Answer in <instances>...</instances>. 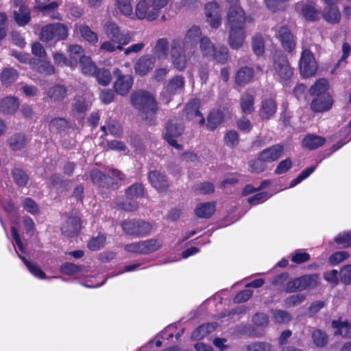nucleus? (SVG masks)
<instances>
[{
    "label": "nucleus",
    "mask_w": 351,
    "mask_h": 351,
    "mask_svg": "<svg viewBox=\"0 0 351 351\" xmlns=\"http://www.w3.org/2000/svg\"><path fill=\"white\" fill-rule=\"evenodd\" d=\"M68 36L67 27L60 23H49L42 27L39 38L43 42L64 40Z\"/></svg>",
    "instance_id": "nucleus-6"
},
{
    "label": "nucleus",
    "mask_w": 351,
    "mask_h": 351,
    "mask_svg": "<svg viewBox=\"0 0 351 351\" xmlns=\"http://www.w3.org/2000/svg\"><path fill=\"white\" fill-rule=\"evenodd\" d=\"M224 120L223 113L218 109H212L207 116V128L214 131Z\"/></svg>",
    "instance_id": "nucleus-33"
},
{
    "label": "nucleus",
    "mask_w": 351,
    "mask_h": 351,
    "mask_svg": "<svg viewBox=\"0 0 351 351\" xmlns=\"http://www.w3.org/2000/svg\"><path fill=\"white\" fill-rule=\"evenodd\" d=\"M325 143V137L314 134H306L302 141V146L309 150L316 149L324 145Z\"/></svg>",
    "instance_id": "nucleus-28"
},
{
    "label": "nucleus",
    "mask_w": 351,
    "mask_h": 351,
    "mask_svg": "<svg viewBox=\"0 0 351 351\" xmlns=\"http://www.w3.org/2000/svg\"><path fill=\"white\" fill-rule=\"evenodd\" d=\"M132 106L138 110L142 118L150 125L154 121V117L158 111V104L154 96L145 90L134 91L130 96Z\"/></svg>",
    "instance_id": "nucleus-4"
},
{
    "label": "nucleus",
    "mask_w": 351,
    "mask_h": 351,
    "mask_svg": "<svg viewBox=\"0 0 351 351\" xmlns=\"http://www.w3.org/2000/svg\"><path fill=\"white\" fill-rule=\"evenodd\" d=\"M59 4L56 1H51L45 4L36 5L35 9L43 14L47 15L52 19L61 20V14L57 11Z\"/></svg>",
    "instance_id": "nucleus-30"
},
{
    "label": "nucleus",
    "mask_w": 351,
    "mask_h": 351,
    "mask_svg": "<svg viewBox=\"0 0 351 351\" xmlns=\"http://www.w3.org/2000/svg\"><path fill=\"white\" fill-rule=\"evenodd\" d=\"M149 0H141L136 5L135 13L138 19H147L149 21L155 20L158 17V12L152 10L148 12V9L151 7Z\"/></svg>",
    "instance_id": "nucleus-20"
},
{
    "label": "nucleus",
    "mask_w": 351,
    "mask_h": 351,
    "mask_svg": "<svg viewBox=\"0 0 351 351\" xmlns=\"http://www.w3.org/2000/svg\"><path fill=\"white\" fill-rule=\"evenodd\" d=\"M216 210V204L214 202L199 204L194 210L195 215L199 218L208 219Z\"/></svg>",
    "instance_id": "nucleus-35"
},
{
    "label": "nucleus",
    "mask_w": 351,
    "mask_h": 351,
    "mask_svg": "<svg viewBox=\"0 0 351 351\" xmlns=\"http://www.w3.org/2000/svg\"><path fill=\"white\" fill-rule=\"evenodd\" d=\"M108 129L111 135L115 137H119L122 133V127L116 120L109 119L106 121Z\"/></svg>",
    "instance_id": "nucleus-61"
},
{
    "label": "nucleus",
    "mask_w": 351,
    "mask_h": 351,
    "mask_svg": "<svg viewBox=\"0 0 351 351\" xmlns=\"http://www.w3.org/2000/svg\"><path fill=\"white\" fill-rule=\"evenodd\" d=\"M18 10L14 12L16 22L20 26H25L31 20L30 10L25 4L19 5Z\"/></svg>",
    "instance_id": "nucleus-38"
},
{
    "label": "nucleus",
    "mask_w": 351,
    "mask_h": 351,
    "mask_svg": "<svg viewBox=\"0 0 351 351\" xmlns=\"http://www.w3.org/2000/svg\"><path fill=\"white\" fill-rule=\"evenodd\" d=\"M322 14L326 21L332 24L339 23L341 21V12L337 5H325Z\"/></svg>",
    "instance_id": "nucleus-32"
},
{
    "label": "nucleus",
    "mask_w": 351,
    "mask_h": 351,
    "mask_svg": "<svg viewBox=\"0 0 351 351\" xmlns=\"http://www.w3.org/2000/svg\"><path fill=\"white\" fill-rule=\"evenodd\" d=\"M277 103L273 98H265L262 99L258 110V117L262 121L271 119L276 113Z\"/></svg>",
    "instance_id": "nucleus-18"
},
{
    "label": "nucleus",
    "mask_w": 351,
    "mask_h": 351,
    "mask_svg": "<svg viewBox=\"0 0 351 351\" xmlns=\"http://www.w3.org/2000/svg\"><path fill=\"white\" fill-rule=\"evenodd\" d=\"M45 100L52 104H60L68 96V90L63 84H55L49 87L46 91Z\"/></svg>",
    "instance_id": "nucleus-16"
},
{
    "label": "nucleus",
    "mask_w": 351,
    "mask_h": 351,
    "mask_svg": "<svg viewBox=\"0 0 351 351\" xmlns=\"http://www.w3.org/2000/svg\"><path fill=\"white\" fill-rule=\"evenodd\" d=\"M79 63L82 73L90 76H93L97 68L91 58L84 55L80 58Z\"/></svg>",
    "instance_id": "nucleus-43"
},
{
    "label": "nucleus",
    "mask_w": 351,
    "mask_h": 351,
    "mask_svg": "<svg viewBox=\"0 0 351 351\" xmlns=\"http://www.w3.org/2000/svg\"><path fill=\"white\" fill-rule=\"evenodd\" d=\"M319 276L317 274H304L300 276L301 291L313 289L318 286Z\"/></svg>",
    "instance_id": "nucleus-37"
},
{
    "label": "nucleus",
    "mask_w": 351,
    "mask_h": 351,
    "mask_svg": "<svg viewBox=\"0 0 351 351\" xmlns=\"http://www.w3.org/2000/svg\"><path fill=\"white\" fill-rule=\"evenodd\" d=\"M184 124L181 121L176 119H169L166 123L163 138L171 147L182 150L183 149V145L178 143L176 138L184 133Z\"/></svg>",
    "instance_id": "nucleus-7"
},
{
    "label": "nucleus",
    "mask_w": 351,
    "mask_h": 351,
    "mask_svg": "<svg viewBox=\"0 0 351 351\" xmlns=\"http://www.w3.org/2000/svg\"><path fill=\"white\" fill-rule=\"evenodd\" d=\"M169 42L166 38H162L157 40L153 49L154 56L158 60L166 59L169 53Z\"/></svg>",
    "instance_id": "nucleus-41"
},
{
    "label": "nucleus",
    "mask_w": 351,
    "mask_h": 351,
    "mask_svg": "<svg viewBox=\"0 0 351 351\" xmlns=\"http://www.w3.org/2000/svg\"><path fill=\"white\" fill-rule=\"evenodd\" d=\"M200 107L201 102L199 99H190L186 103L184 109L186 119L191 121L197 116H202V112L199 110Z\"/></svg>",
    "instance_id": "nucleus-31"
},
{
    "label": "nucleus",
    "mask_w": 351,
    "mask_h": 351,
    "mask_svg": "<svg viewBox=\"0 0 351 351\" xmlns=\"http://www.w3.org/2000/svg\"><path fill=\"white\" fill-rule=\"evenodd\" d=\"M211 59L219 64H226L229 59V49L228 47L223 45L216 46L209 60Z\"/></svg>",
    "instance_id": "nucleus-39"
},
{
    "label": "nucleus",
    "mask_w": 351,
    "mask_h": 351,
    "mask_svg": "<svg viewBox=\"0 0 351 351\" xmlns=\"http://www.w3.org/2000/svg\"><path fill=\"white\" fill-rule=\"evenodd\" d=\"M82 265H75L70 262L64 263L60 267V271L61 274L67 276L74 275L82 271Z\"/></svg>",
    "instance_id": "nucleus-52"
},
{
    "label": "nucleus",
    "mask_w": 351,
    "mask_h": 351,
    "mask_svg": "<svg viewBox=\"0 0 351 351\" xmlns=\"http://www.w3.org/2000/svg\"><path fill=\"white\" fill-rule=\"evenodd\" d=\"M215 47L208 37L202 36L199 38V49L203 57L210 59Z\"/></svg>",
    "instance_id": "nucleus-46"
},
{
    "label": "nucleus",
    "mask_w": 351,
    "mask_h": 351,
    "mask_svg": "<svg viewBox=\"0 0 351 351\" xmlns=\"http://www.w3.org/2000/svg\"><path fill=\"white\" fill-rule=\"evenodd\" d=\"M267 168V162L263 157L259 156V153L256 158L252 159L248 162L249 171L252 173H261L265 171Z\"/></svg>",
    "instance_id": "nucleus-44"
},
{
    "label": "nucleus",
    "mask_w": 351,
    "mask_h": 351,
    "mask_svg": "<svg viewBox=\"0 0 351 351\" xmlns=\"http://www.w3.org/2000/svg\"><path fill=\"white\" fill-rule=\"evenodd\" d=\"M115 97V91L110 88H104L99 94V99L106 105L112 103Z\"/></svg>",
    "instance_id": "nucleus-62"
},
{
    "label": "nucleus",
    "mask_w": 351,
    "mask_h": 351,
    "mask_svg": "<svg viewBox=\"0 0 351 351\" xmlns=\"http://www.w3.org/2000/svg\"><path fill=\"white\" fill-rule=\"evenodd\" d=\"M12 178L19 186H25L29 180L28 175L20 168H14L12 170Z\"/></svg>",
    "instance_id": "nucleus-50"
},
{
    "label": "nucleus",
    "mask_w": 351,
    "mask_h": 351,
    "mask_svg": "<svg viewBox=\"0 0 351 351\" xmlns=\"http://www.w3.org/2000/svg\"><path fill=\"white\" fill-rule=\"evenodd\" d=\"M332 327L335 329V335H339L347 339H351V322L343 321L341 317L332 320Z\"/></svg>",
    "instance_id": "nucleus-25"
},
{
    "label": "nucleus",
    "mask_w": 351,
    "mask_h": 351,
    "mask_svg": "<svg viewBox=\"0 0 351 351\" xmlns=\"http://www.w3.org/2000/svg\"><path fill=\"white\" fill-rule=\"evenodd\" d=\"M315 169V166H311L302 171L295 178L291 181L289 186L291 188L295 186L302 181L307 178L312 173H313Z\"/></svg>",
    "instance_id": "nucleus-58"
},
{
    "label": "nucleus",
    "mask_w": 351,
    "mask_h": 351,
    "mask_svg": "<svg viewBox=\"0 0 351 351\" xmlns=\"http://www.w3.org/2000/svg\"><path fill=\"white\" fill-rule=\"evenodd\" d=\"M312 339L317 347H324L328 343V336L320 329L315 330L312 333Z\"/></svg>",
    "instance_id": "nucleus-57"
},
{
    "label": "nucleus",
    "mask_w": 351,
    "mask_h": 351,
    "mask_svg": "<svg viewBox=\"0 0 351 351\" xmlns=\"http://www.w3.org/2000/svg\"><path fill=\"white\" fill-rule=\"evenodd\" d=\"M171 58L173 66L178 71H183L186 64V56L182 50V41L175 39L171 43Z\"/></svg>",
    "instance_id": "nucleus-14"
},
{
    "label": "nucleus",
    "mask_w": 351,
    "mask_h": 351,
    "mask_svg": "<svg viewBox=\"0 0 351 351\" xmlns=\"http://www.w3.org/2000/svg\"><path fill=\"white\" fill-rule=\"evenodd\" d=\"M29 64L32 69L40 74L51 75L56 72V69L53 64L47 60L39 58H32L29 60Z\"/></svg>",
    "instance_id": "nucleus-22"
},
{
    "label": "nucleus",
    "mask_w": 351,
    "mask_h": 351,
    "mask_svg": "<svg viewBox=\"0 0 351 351\" xmlns=\"http://www.w3.org/2000/svg\"><path fill=\"white\" fill-rule=\"evenodd\" d=\"M228 23L230 27L228 44L232 49H238L245 38V15L240 5L234 4L230 7Z\"/></svg>",
    "instance_id": "nucleus-1"
},
{
    "label": "nucleus",
    "mask_w": 351,
    "mask_h": 351,
    "mask_svg": "<svg viewBox=\"0 0 351 351\" xmlns=\"http://www.w3.org/2000/svg\"><path fill=\"white\" fill-rule=\"evenodd\" d=\"M253 322L256 327H253L251 331L252 336L254 337H262L264 335L265 332L263 328H258V327H265L268 325L269 317L267 315L263 313H256L252 318Z\"/></svg>",
    "instance_id": "nucleus-26"
},
{
    "label": "nucleus",
    "mask_w": 351,
    "mask_h": 351,
    "mask_svg": "<svg viewBox=\"0 0 351 351\" xmlns=\"http://www.w3.org/2000/svg\"><path fill=\"white\" fill-rule=\"evenodd\" d=\"M90 178L93 184H97L101 192L103 198H108L110 197V191L105 192L104 189L116 190L119 188L118 182L110 176L104 173L99 169H93L90 172Z\"/></svg>",
    "instance_id": "nucleus-9"
},
{
    "label": "nucleus",
    "mask_w": 351,
    "mask_h": 351,
    "mask_svg": "<svg viewBox=\"0 0 351 351\" xmlns=\"http://www.w3.org/2000/svg\"><path fill=\"white\" fill-rule=\"evenodd\" d=\"M252 47L254 53L258 56H262L265 52V41L261 34H256L252 38Z\"/></svg>",
    "instance_id": "nucleus-53"
},
{
    "label": "nucleus",
    "mask_w": 351,
    "mask_h": 351,
    "mask_svg": "<svg viewBox=\"0 0 351 351\" xmlns=\"http://www.w3.org/2000/svg\"><path fill=\"white\" fill-rule=\"evenodd\" d=\"M67 125V121L64 118L55 117L49 123V130L53 132L64 131Z\"/></svg>",
    "instance_id": "nucleus-54"
},
{
    "label": "nucleus",
    "mask_w": 351,
    "mask_h": 351,
    "mask_svg": "<svg viewBox=\"0 0 351 351\" xmlns=\"http://www.w3.org/2000/svg\"><path fill=\"white\" fill-rule=\"evenodd\" d=\"M254 75L253 68L241 66L236 73L235 83L239 86H244L252 81Z\"/></svg>",
    "instance_id": "nucleus-24"
},
{
    "label": "nucleus",
    "mask_w": 351,
    "mask_h": 351,
    "mask_svg": "<svg viewBox=\"0 0 351 351\" xmlns=\"http://www.w3.org/2000/svg\"><path fill=\"white\" fill-rule=\"evenodd\" d=\"M121 226L123 232L127 235L138 238L146 237L153 228L149 222L141 219L123 220L121 223Z\"/></svg>",
    "instance_id": "nucleus-5"
},
{
    "label": "nucleus",
    "mask_w": 351,
    "mask_h": 351,
    "mask_svg": "<svg viewBox=\"0 0 351 351\" xmlns=\"http://www.w3.org/2000/svg\"><path fill=\"white\" fill-rule=\"evenodd\" d=\"M276 38L285 51L291 53L294 51L296 39L287 25H284L279 27L276 33Z\"/></svg>",
    "instance_id": "nucleus-12"
},
{
    "label": "nucleus",
    "mask_w": 351,
    "mask_h": 351,
    "mask_svg": "<svg viewBox=\"0 0 351 351\" xmlns=\"http://www.w3.org/2000/svg\"><path fill=\"white\" fill-rule=\"evenodd\" d=\"M148 180L152 186L159 193L167 192L169 188V181L165 172L151 170L148 172Z\"/></svg>",
    "instance_id": "nucleus-17"
},
{
    "label": "nucleus",
    "mask_w": 351,
    "mask_h": 351,
    "mask_svg": "<svg viewBox=\"0 0 351 351\" xmlns=\"http://www.w3.org/2000/svg\"><path fill=\"white\" fill-rule=\"evenodd\" d=\"M93 76L96 78L98 84L103 86H108L112 81V73L105 67H97Z\"/></svg>",
    "instance_id": "nucleus-42"
},
{
    "label": "nucleus",
    "mask_w": 351,
    "mask_h": 351,
    "mask_svg": "<svg viewBox=\"0 0 351 351\" xmlns=\"http://www.w3.org/2000/svg\"><path fill=\"white\" fill-rule=\"evenodd\" d=\"M79 32L81 36L87 42L95 44L98 42V36L87 25H82L79 27Z\"/></svg>",
    "instance_id": "nucleus-48"
},
{
    "label": "nucleus",
    "mask_w": 351,
    "mask_h": 351,
    "mask_svg": "<svg viewBox=\"0 0 351 351\" xmlns=\"http://www.w3.org/2000/svg\"><path fill=\"white\" fill-rule=\"evenodd\" d=\"M334 241L337 244H343L345 247L351 246V231L343 232L339 234L335 239Z\"/></svg>",
    "instance_id": "nucleus-64"
},
{
    "label": "nucleus",
    "mask_w": 351,
    "mask_h": 351,
    "mask_svg": "<svg viewBox=\"0 0 351 351\" xmlns=\"http://www.w3.org/2000/svg\"><path fill=\"white\" fill-rule=\"evenodd\" d=\"M223 141L226 146L233 148L239 143V136L237 131L232 130L228 131L223 137Z\"/></svg>",
    "instance_id": "nucleus-55"
},
{
    "label": "nucleus",
    "mask_w": 351,
    "mask_h": 351,
    "mask_svg": "<svg viewBox=\"0 0 351 351\" xmlns=\"http://www.w3.org/2000/svg\"><path fill=\"white\" fill-rule=\"evenodd\" d=\"M205 15L208 18L210 25L217 29L221 24V14L219 7L217 2H208L204 7Z\"/></svg>",
    "instance_id": "nucleus-19"
},
{
    "label": "nucleus",
    "mask_w": 351,
    "mask_h": 351,
    "mask_svg": "<svg viewBox=\"0 0 351 351\" xmlns=\"http://www.w3.org/2000/svg\"><path fill=\"white\" fill-rule=\"evenodd\" d=\"M302 14L306 20L308 21H315L319 19L320 11L316 9L313 5L304 4L301 9Z\"/></svg>",
    "instance_id": "nucleus-47"
},
{
    "label": "nucleus",
    "mask_w": 351,
    "mask_h": 351,
    "mask_svg": "<svg viewBox=\"0 0 351 351\" xmlns=\"http://www.w3.org/2000/svg\"><path fill=\"white\" fill-rule=\"evenodd\" d=\"M241 109L245 114H250L254 110V97L250 93L245 92L241 95L239 99Z\"/></svg>",
    "instance_id": "nucleus-40"
},
{
    "label": "nucleus",
    "mask_w": 351,
    "mask_h": 351,
    "mask_svg": "<svg viewBox=\"0 0 351 351\" xmlns=\"http://www.w3.org/2000/svg\"><path fill=\"white\" fill-rule=\"evenodd\" d=\"M273 67L280 83L289 82L292 79L294 69L285 54L279 53L273 56Z\"/></svg>",
    "instance_id": "nucleus-8"
},
{
    "label": "nucleus",
    "mask_w": 351,
    "mask_h": 351,
    "mask_svg": "<svg viewBox=\"0 0 351 351\" xmlns=\"http://www.w3.org/2000/svg\"><path fill=\"white\" fill-rule=\"evenodd\" d=\"M300 71L304 77L313 76L317 71V64L312 51L308 49L302 50L300 60Z\"/></svg>",
    "instance_id": "nucleus-11"
},
{
    "label": "nucleus",
    "mask_w": 351,
    "mask_h": 351,
    "mask_svg": "<svg viewBox=\"0 0 351 351\" xmlns=\"http://www.w3.org/2000/svg\"><path fill=\"white\" fill-rule=\"evenodd\" d=\"M156 57L152 54H145L141 56L134 64L135 73L141 77L147 75L154 68Z\"/></svg>",
    "instance_id": "nucleus-15"
},
{
    "label": "nucleus",
    "mask_w": 351,
    "mask_h": 351,
    "mask_svg": "<svg viewBox=\"0 0 351 351\" xmlns=\"http://www.w3.org/2000/svg\"><path fill=\"white\" fill-rule=\"evenodd\" d=\"M283 152V146L276 144L260 152L259 156L263 157L266 162H272L278 160L282 155Z\"/></svg>",
    "instance_id": "nucleus-23"
},
{
    "label": "nucleus",
    "mask_w": 351,
    "mask_h": 351,
    "mask_svg": "<svg viewBox=\"0 0 351 351\" xmlns=\"http://www.w3.org/2000/svg\"><path fill=\"white\" fill-rule=\"evenodd\" d=\"M8 143L13 152L21 151L27 144V135L23 132L14 133L10 136Z\"/></svg>",
    "instance_id": "nucleus-27"
},
{
    "label": "nucleus",
    "mask_w": 351,
    "mask_h": 351,
    "mask_svg": "<svg viewBox=\"0 0 351 351\" xmlns=\"http://www.w3.org/2000/svg\"><path fill=\"white\" fill-rule=\"evenodd\" d=\"M112 73L115 77L112 86L115 93L121 96L127 95L131 90L134 84L133 76L130 74H123L119 68H115Z\"/></svg>",
    "instance_id": "nucleus-10"
},
{
    "label": "nucleus",
    "mask_w": 351,
    "mask_h": 351,
    "mask_svg": "<svg viewBox=\"0 0 351 351\" xmlns=\"http://www.w3.org/2000/svg\"><path fill=\"white\" fill-rule=\"evenodd\" d=\"M349 257L348 252L346 251H338L332 254L328 258V262L332 265H335L345 261Z\"/></svg>",
    "instance_id": "nucleus-60"
},
{
    "label": "nucleus",
    "mask_w": 351,
    "mask_h": 351,
    "mask_svg": "<svg viewBox=\"0 0 351 351\" xmlns=\"http://www.w3.org/2000/svg\"><path fill=\"white\" fill-rule=\"evenodd\" d=\"M202 35V30L199 26H192L186 32L184 37L185 43L197 42Z\"/></svg>",
    "instance_id": "nucleus-59"
},
{
    "label": "nucleus",
    "mask_w": 351,
    "mask_h": 351,
    "mask_svg": "<svg viewBox=\"0 0 351 351\" xmlns=\"http://www.w3.org/2000/svg\"><path fill=\"white\" fill-rule=\"evenodd\" d=\"M106 237L103 234H99L93 237L88 243V247L92 251H97L103 248L106 243Z\"/></svg>",
    "instance_id": "nucleus-56"
},
{
    "label": "nucleus",
    "mask_w": 351,
    "mask_h": 351,
    "mask_svg": "<svg viewBox=\"0 0 351 351\" xmlns=\"http://www.w3.org/2000/svg\"><path fill=\"white\" fill-rule=\"evenodd\" d=\"M247 351H272L271 346L267 342H255L247 346Z\"/></svg>",
    "instance_id": "nucleus-63"
},
{
    "label": "nucleus",
    "mask_w": 351,
    "mask_h": 351,
    "mask_svg": "<svg viewBox=\"0 0 351 351\" xmlns=\"http://www.w3.org/2000/svg\"><path fill=\"white\" fill-rule=\"evenodd\" d=\"M90 107V104L82 95H76L71 104V113L73 115L85 114Z\"/></svg>",
    "instance_id": "nucleus-29"
},
{
    "label": "nucleus",
    "mask_w": 351,
    "mask_h": 351,
    "mask_svg": "<svg viewBox=\"0 0 351 351\" xmlns=\"http://www.w3.org/2000/svg\"><path fill=\"white\" fill-rule=\"evenodd\" d=\"M19 76V72L12 67L3 68L0 74V81L3 86H10Z\"/></svg>",
    "instance_id": "nucleus-34"
},
{
    "label": "nucleus",
    "mask_w": 351,
    "mask_h": 351,
    "mask_svg": "<svg viewBox=\"0 0 351 351\" xmlns=\"http://www.w3.org/2000/svg\"><path fill=\"white\" fill-rule=\"evenodd\" d=\"M328 89L329 84L325 78L317 80L311 86L309 93L313 99L310 106L314 112H326L332 108L334 100L332 96L328 92Z\"/></svg>",
    "instance_id": "nucleus-2"
},
{
    "label": "nucleus",
    "mask_w": 351,
    "mask_h": 351,
    "mask_svg": "<svg viewBox=\"0 0 351 351\" xmlns=\"http://www.w3.org/2000/svg\"><path fill=\"white\" fill-rule=\"evenodd\" d=\"M19 106V100L14 96H7L0 101V112L5 115L15 114Z\"/></svg>",
    "instance_id": "nucleus-21"
},
{
    "label": "nucleus",
    "mask_w": 351,
    "mask_h": 351,
    "mask_svg": "<svg viewBox=\"0 0 351 351\" xmlns=\"http://www.w3.org/2000/svg\"><path fill=\"white\" fill-rule=\"evenodd\" d=\"M184 77L178 75L170 79L165 87L166 91L171 95L180 93L184 87Z\"/></svg>",
    "instance_id": "nucleus-36"
},
{
    "label": "nucleus",
    "mask_w": 351,
    "mask_h": 351,
    "mask_svg": "<svg viewBox=\"0 0 351 351\" xmlns=\"http://www.w3.org/2000/svg\"><path fill=\"white\" fill-rule=\"evenodd\" d=\"M145 189L141 183L136 182L125 190V197L128 199H141L143 197Z\"/></svg>",
    "instance_id": "nucleus-45"
},
{
    "label": "nucleus",
    "mask_w": 351,
    "mask_h": 351,
    "mask_svg": "<svg viewBox=\"0 0 351 351\" xmlns=\"http://www.w3.org/2000/svg\"><path fill=\"white\" fill-rule=\"evenodd\" d=\"M271 313L273 320L277 324H286L292 319L291 313L285 310L272 309Z\"/></svg>",
    "instance_id": "nucleus-49"
},
{
    "label": "nucleus",
    "mask_w": 351,
    "mask_h": 351,
    "mask_svg": "<svg viewBox=\"0 0 351 351\" xmlns=\"http://www.w3.org/2000/svg\"><path fill=\"white\" fill-rule=\"evenodd\" d=\"M82 223L81 217L77 215L68 216L60 228L61 232L68 238H73L81 231Z\"/></svg>",
    "instance_id": "nucleus-13"
},
{
    "label": "nucleus",
    "mask_w": 351,
    "mask_h": 351,
    "mask_svg": "<svg viewBox=\"0 0 351 351\" xmlns=\"http://www.w3.org/2000/svg\"><path fill=\"white\" fill-rule=\"evenodd\" d=\"M143 254H149L159 250L162 245L158 239H150L141 241Z\"/></svg>",
    "instance_id": "nucleus-51"
},
{
    "label": "nucleus",
    "mask_w": 351,
    "mask_h": 351,
    "mask_svg": "<svg viewBox=\"0 0 351 351\" xmlns=\"http://www.w3.org/2000/svg\"><path fill=\"white\" fill-rule=\"evenodd\" d=\"M104 32L109 40L104 42L100 49L107 52H114L117 50L121 51L123 46L129 44L132 37L129 33L121 31L117 23L108 21L104 26Z\"/></svg>",
    "instance_id": "nucleus-3"
}]
</instances>
